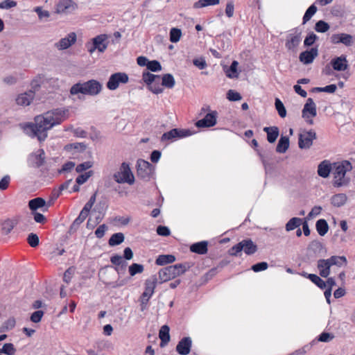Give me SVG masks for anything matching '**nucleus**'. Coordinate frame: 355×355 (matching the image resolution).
Here are the masks:
<instances>
[{"mask_svg": "<svg viewBox=\"0 0 355 355\" xmlns=\"http://www.w3.org/2000/svg\"><path fill=\"white\" fill-rule=\"evenodd\" d=\"M16 349L12 343H5L3 347L0 349V354L14 355Z\"/></svg>", "mask_w": 355, "mask_h": 355, "instance_id": "nucleus-53", "label": "nucleus"}, {"mask_svg": "<svg viewBox=\"0 0 355 355\" xmlns=\"http://www.w3.org/2000/svg\"><path fill=\"white\" fill-rule=\"evenodd\" d=\"M46 205V202L42 198L37 197L28 201V208L32 211H36L38 209L43 208Z\"/></svg>", "mask_w": 355, "mask_h": 355, "instance_id": "nucleus-32", "label": "nucleus"}, {"mask_svg": "<svg viewBox=\"0 0 355 355\" xmlns=\"http://www.w3.org/2000/svg\"><path fill=\"white\" fill-rule=\"evenodd\" d=\"M318 56V45L311 47L301 52L299 55V60L304 64L308 65L314 61Z\"/></svg>", "mask_w": 355, "mask_h": 355, "instance_id": "nucleus-12", "label": "nucleus"}, {"mask_svg": "<svg viewBox=\"0 0 355 355\" xmlns=\"http://www.w3.org/2000/svg\"><path fill=\"white\" fill-rule=\"evenodd\" d=\"M35 96V92L30 90L17 96L16 103L19 105L28 106L31 104Z\"/></svg>", "mask_w": 355, "mask_h": 355, "instance_id": "nucleus-25", "label": "nucleus"}, {"mask_svg": "<svg viewBox=\"0 0 355 355\" xmlns=\"http://www.w3.org/2000/svg\"><path fill=\"white\" fill-rule=\"evenodd\" d=\"M15 325V320L14 318H10L4 322V323L0 327V332L7 331L9 329H12Z\"/></svg>", "mask_w": 355, "mask_h": 355, "instance_id": "nucleus-61", "label": "nucleus"}, {"mask_svg": "<svg viewBox=\"0 0 355 355\" xmlns=\"http://www.w3.org/2000/svg\"><path fill=\"white\" fill-rule=\"evenodd\" d=\"M315 229L320 236H324L328 232L329 227L325 219L320 218L316 221Z\"/></svg>", "mask_w": 355, "mask_h": 355, "instance_id": "nucleus-35", "label": "nucleus"}, {"mask_svg": "<svg viewBox=\"0 0 355 355\" xmlns=\"http://www.w3.org/2000/svg\"><path fill=\"white\" fill-rule=\"evenodd\" d=\"M330 28L329 24L324 20L318 21L314 26V29L318 33H326Z\"/></svg>", "mask_w": 355, "mask_h": 355, "instance_id": "nucleus-48", "label": "nucleus"}, {"mask_svg": "<svg viewBox=\"0 0 355 355\" xmlns=\"http://www.w3.org/2000/svg\"><path fill=\"white\" fill-rule=\"evenodd\" d=\"M329 259L331 266H336L338 267H341L343 266H347V260L345 256L333 255L329 257Z\"/></svg>", "mask_w": 355, "mask_h": 355, "instance_id": "nucleus-43", "label": "nucleus"}, {"mask_svg": "<svg viewBox=\"0 0 355 355\" xmlns=\"http://www.w3.org/2000/svg\"><path fill=\"white\" fill-rule=\"evenodd\" d=\"M160 79L161 76L159 75H155L148 71H144L142 73V80L147 87L154 83L156 80H160Z\"/></svg>", "mask_w": 355, "mask_h": 355, "instance_id": "nucleus-36", "label": "nucleus"}, {"mask_svg": "<svg viewBox=\"0 0 355 355\" xmlns=\"http://www.w3.org/2000/svg\"><path fill=\"white\" fill-rule=\"evenodd\" d=\"M302 219L297 217L291 218L286 224L285 229L287 232H290L298 228L302 224Z\"/></svg>", "mask_w": 355, "mask_h": 355, "instance_id": "nucleus-42", "label": "nucleus"}, {"mask_svg": "<svg viewBox=\"0 0 355 355\" xmlns=\"http://www.w3.org/2000/svg\"><path fill=\"white\" fill-rule=\"evenodd\" d=\"M191 338L190 337H183L176 345L175 351L180 355H187L191 352Z\"/></svg>", "mask_w": 355, "mask_h": 355, "instance_id": "nucleus-19", "label": "nucleus"}, {"mask_svg": "<svg viewBox=\"0 0 355 355\" xmlns=\"http://www.w3.org/2000/svg\"><path fill=\"white\" fill-rule=\"evenodd\" d=\"M103 88L102 84L94 79L89 80L84 83L78 82L71 86L69 92L71 95L82 94L84 95L96 96L98 94Z\"/></svg>", "mask_w": 355, "mask_h": 355, "instance_id": "nucleus-2", "label": "nucleus"}, {"mask_svg": "<svg viewBox=\"0 0 355 355\" xmlns=\"http://www.w3.org/2000/svg\"><path fill=\"white\" fill-rule=\"evenodd\" d=\"M347 200V196L345 193H337L331 196V203L336 207L343 206Z\"/></svg>", "mask_w": 355, "mask_h": 355, "instance_id": "nucleus-33", "label": "nucleus"}, {"mask_svg": "<svg viewBox=\"0 0 355 355\" xmlns=\"http://www.w3.org/2000/svg\"><path fill=\"white\" fill-rule=\"evenodd\" d=\"M313 279L311 282H313L315 285H316L319 288L323 290L327 287V283L318 275H313V277H311Z\"/></svg>", "mask_w": 355, "mask_h": 355, "instance_id": "nucleus-60", "label": "nucleus"}, {"mask_svg": "<svg viewBox=\"0 0 355 355\" xmlns=\"http://www.w3.org/2000/svg\"><path fill=\"white\" fill-rule=\"evenodd\" d=\"M76 42V34L74 32L70 33L64 38H62L55 44L57 48L60 50L67 49Z\"/></svg>", "mask_w": 355, "mask_h": 355, "instance_id": "nucleus-22", "label": "nucleus"}, {"mask_svg": "<svg viewBox=\"0 0 355 355\" xmlns=\"http://www.w3.org/2000/svg\"><path fill=\"white\" fill-rule=\"evenodd\" d=\"M87 216L80 212L79 216L73 220L68 230L69 234H73L78 229L80 225L85 220Z\"/></svg>", "mask_w": 355, "mask_h": 355, "instance_id": "nucleus-38", "label": "nucleus"}, {"mask_svg": "<svg viewBox=\"0 0 355 355\" xmlns=\"http://www.w3.org/2000/svg\"><path fill=\"white\" fill-rule=\"evenodd\" d=\"M15 225H16V223H15L13 222V220H10V219L6 220L2 223V227H1L2 234H3L5 235H8V234H10L11 232V231L13 230V228L15 227Z\"/></svg>", "mask_w": 355, "mask_h": 355, "instance_id": "nucleus-49", "label": "nucleus"}, {"mask_svg": "<svg viewBox=\"0 0 355 355\" xmlns=\"http://www.w3.org/2000/svg\"><path fill=\"white\" fill-rule=\"evenodd\" d=\"M268 268V264L266 261H261L253 264L251 266V270L255 272H259L266 270Z\"/></svg>", "mask_w": 355, "mask_h": 355, "instance_id": "nucleus-62", "label": "nucleus"}, {"mask_svg": "<svg viewBox=\"0 0 355 355\" xmlns=\"http://www.w3.org/2000/svg\"><path fill=\"white\" fill-rule=\"evenodd\" d=\"M110 262L114 265L112 267L119 275L125 274L128 262L123 259L122 256L118 254H114L110 257Z\"/></svg>", "mask_w": 355, "mask_h": 355, "instance_id": "nucleus-15", "label": "nucleus"}, {"mask_svg": "<svg viewBox=\"0 0 355 355\" xmlns=\"http://www.w3.org/2000/svg\"><path fill=\"white\" fill-rule=\"evenodd\" d=\"M182 36V31L178 28H172L169 33V40L172 43H176L180 41Z\"/></svg>", "mask_w": 355, "mask_h": 355, "instance_id": "nucleus-46", "label": "nucleus"}, {"mask_svg": "<svg viewBox=\"0 0 355 355\" xmlns=\"http://www.w3.org/2000/svg\"><path fill=\"white\" fill-rule=\"evenodd\" d=\"M144 267L142 264L133 263L128 268V272L131 277L143 272Z\"/></svg>", "mask_w": 355, "mask_h": 355, "instance_id": "nucleus-47", "label": "nucleus"}, {"mask_svg": "<svg viewBox=\"0 0 355 355\" xmlns=\"http://www.w3.org/2000/svg\"><path fill=\"white\" fill-rule=\"evenodd\" d=\"M68 110L56 108L47 111L34 118V122L20 123L24 132L31 138H37L40 142L48 137L47 131L60 124L67 118Z\"/></svg>", "mask_w": 355, "mask_h": 355, "instance_id": "nucleus-1", "label": "nucleus"}, {"mask_svg": "<svg viewBox=\"0 0 355 355\" xmlns=\"http://www.w3.org/2000/svg\"><path fill=\"white\" fill-rule=\"evenodd\" d=\"M125 240L124 234L121 232L113 234L108 240L110 246H116L121 244Z\"/></svg>", "mask_w": 355, "mask_h": 355, "instance_id": "nucleus-39", "label": "nucleus"}, {"mask_svg": "<svg viewBox=\"0 0 355 355\" xmlns=\"http://www.w3.org/2000/svg\"><path fill=\"white\" fill-rule=\"evenodd\" d=\"M136 166L137 177L144 181H149L154 173L155 166L142 159L137 160Z\"/></svg>", "mask_w": 355, "mask_h": 355, "instance_id": "nucleus-6", "label": "nucleus"}, {"mask_svg": "<svg viewBox=\"0 0 355 355\" xmlns=\"http://www.w3.org/2000/svg\"><path fill=\"white\" fill-rule=\"evenodd\" d=\"M330 42L333 44H343L346 46H351L354 43L352 35L344 33L331 35Z\"/></svg>", "mask_w": 355, "mask_h": 355, "instance_id": "nucleus-16", "label": "nucleus"}, {"mask_svg": "<svg viewBox=\"0 0 355 355\" xmlns=\"http://www.w3.org/2000/svg\"><path fill=\"white\" fill-rule=\"evenodd\" d=\"M289 137L282 135L276 146V152L278 153H285L289 148Z\"/></svg>", "mask_w": 355, "mask_h": 355, "instance_id": "nucleus-31", "label": "nucleus"}, {"mask_svg": "<svg viewBox=\"0 0 355 355\" xmlns=\"http://www.w3.org/2000/svg\"><path fill=\"white\" fill-rule=\"evenodd\" d=\"M275 109L277 110L279 116L281 118H284L286 116V107H285L284 103L279 98H275Z\"/></svg>", "mask_w": 355, "mask_h": 355, "instance_id": "nucleus-51", "label": "nucleus"}, {"mask_svg": "<svg viewBox=\"0 0 355 355\" xmlns=\"http://www.w3.org/2000/svg\"><path fill=\"white\" fill-rule=\"evenodd\" d=\"M318 8L315 3H313L311 5L307 10H306L303 18H302V24H305L306 22H308L311 17L315 14L317 12Z\"/></svg>", "mask_w": 355, "mask_h": 355, "instance_id": "nucleus-44", "label": "nucleus"}, {"mask_svg": "<svg viewBox=\"0 0 355 355\" xmlns=\"http://www.w3.org/2000/svg\"><path fill=\"white\" fill-rule=\"evenodd\" d=\"M44 311L42 310H37L34 311L30 317V320L31 322L34 323H38L41 321L43 315H44Z\"/></svg>", "mask_w": 355, "mask_h": 355, "instance_id": "nucleus-63", "label": "nucleus"}, {"mask_svg": "<svg viewBox=\"0 0 355 355\" xmlns=\"http://www.w3.org/2000/svg\"><path fill=\"white\" fill-rule=\"evenodd\" d=\"M27 242L32 248H36L39 245V236L35 233H30L27 237Z\"/></svg>", "mask_w": 355, "mask_h": 355, "instance_id": "nucleus-58", "label": "nucleus"}, {"mask_svg": "<svg viewBox=\"0 0 355 355\" xmlns=\"http://www.w3.org/2000/svg\"><path fill=\"white\" fill-rule=\"evenodd\" d=\"M216 112L207 113L204 118L196 122V126L198 128L213 127L216 123Z\"/></svg>", "mask_w": 355, "mask_h": 355, "instance_id": "nucleus-18", "label": "nucleus"}, {"mask_svg": "<svg viewBox=\"0 0 355 355\" xmlns=\"http://www.w3.org/2000/svg\"><path fill=\"white\" fill-rule=\"evenodd\" d=\"M78 5L73 0H60L56 4V13L69 14L77 9Z\"/></svg>", "mask_w": 355, "mask_h": 355, "instance_id": "nucleus-13", "label": "nucleus"}, {"mask_svg": "<svg viewBox=\"0 0 355 355\" xmlns=\"http://www.w3.org/2000/svg\"><path fill=\"white\" fill-rule=\"evenodd\" d=\"M291 31L293 33L286 36L285 47L288 51L296 53L302 41V31L298 28H295Z\"/></svg>", "mask_w": 355, "mask_h": 355, "instance_id": "nucleus-8", "label": "nucleus"}, {"mask_svg": "<svg viewBox=\"0 0 355 355\" xmlns=\"http://www.w3.org/2000/svg\"><path fill=\"white\" fill-rule=\"evenodd\" d=\"M332 171V165L330 161L324 159L318 166V175L323 178H327Z\"/></svg>", "mask_w": 355, "mask_h": 355, "instance_id": "nucleus-23", "label": "nucleus"}, {"mask_svg": "<svg viewBox=\"0 0 355 355\" xmlns=\"http://www.w3.org/2000/svg\"><path fill=\"white\" fill-rule=\"evenodd\" d=\"M258 250L257 245L252 241L251 239H245L232 246L229 250L228 254L234 257H241L242 251L247 255L254 254Z\"/></svg>", "mask_w": 355, "mask_h": 355, "instance_id": "nucleus-4", "label": "nucleus"}, {"mask_svg": "<svg viewBox=\"0 0 355 355\" xmlns=\"http://www.w3.org/2000/svg\"><path fill=\"white\" fill-rule=\"evenodd\" d=\"M176 260L173 254H160L155 259V264L157 266H165L172 263Z\"/></svg>", "mask_w": 355, "mask_h": 355, "instance_id": "nucleus-34", "label": "nucleus"}, {"mask_svg": "<svg viewBox=\"0 0 355 355\" xmlns=\"http://www.w3.org/2000/svg\"><path fill=\"white\" fill-rule=\"evenodd\" d=\"M191 268L189 262L177 263L161 268L159 272L160 283L168 282L186 272Z\"/></svg>", "mask_w": 355, "mask_h": 355, "instance_id": "nucleus-3", "label": "nucleus"}, {"mask_svg": "<svg viewBox=\"0 0 355 355\" xmlns=\"http://www.w3.org/2000/svg\"><path fill=\"white\" fill-rule=\"evenodd\" d=\"M170 328L167 324L163 325L159 331V338L160 339V347H164L170 341Z\"/></svg>", "mask_w": 355, "mask_h": 355, "instance_id": "nucleus-29", "label": "nucleus"}, {"mask_svg": "<svg viewBox=\"0 0 355 355\" xmlns=\"http://www.w3.org/2000/svg\"><path fill=\"white\" fill-rule=\"evenodd\" d=\"M220 3V0H198L193 3V8L196 9L214 6Z\"/></svg>", "mask_w": 355, "mask_h": 355, "instance_id": "nucleus-45", "label": "nucleus"}, {"mask_svg": "<svg viewBox=\"0 0 355 355\" xmlns=\"http://www.w3.org/2000/svg\"><path fill=\"white\" fill-rule=\"evenodd\" d=\"M147 88L155 94H162L164 91V89L161 87L159 80H156L154 83H152L151 85L148 86Z\"/></svg>", "mask_w": 355, "mask_h": 355, "instance_id": "nucleus-59", "label": "nucleus"}, {"mask_svg": "<svg viewBox=\"0 0 355 355\" xmlns=\"http://www.w3.org/2000/svg\"><path fill=\"white\" fill-rule=\"evenodd\" d=\"M319 37L314 33L313 32H309L304 40V48H311L314 47V44L318 40Z\"/></svg>", "mask_w": 355, "mask_h": 355, "instance_id": "nucleus-37", "label": "nucleus"}, {"mask_svg": "<svg viewBox=\"0 0 355 355\" xmlns=\"http://www.w3.org/2000/svg\"><path fill=\"white\" fill-rule=\"evenodd\" d=\"M250 146L252 148L254 149V150L257 152L258 156L259 157L264 167H266L267 162L266 160V158L269 157L270 153H268L266 151H262L259 148V144L257 141L255 139H253L251 141Z\"/></svg>", "mask_w": 355, "mask_h": 355, "instance_id": "nucleus-30", "label": "nucleus"}, {"mask_svg": "<svg viewBox=\"0 0 355 355\" xmlns=\"http://www.w3.org/2000/svg\"><path fill=\"white\" fill-rule=\"evenodd\" d=\"M317 139L316 132L313 130L300 133L298 135V146L300 149H309L313 141Z\"/></svg>", "mask_w": 355, "mask_h": 355, "instance_id": "nucleus-11", "label": "nucleus"}, {"mask_svg": "<svg viewBox=\"0 0 355 355\" xmlns=\"http://www.w3.org/2000/svg\"><path fill=\"white\" fill-rule=\"evenodd\" d=\"M302 117L304 119L311 117H315L317 115L316 105L311 98H309L306 100V103L302 111Z\"/></svg>", "mask_w": 355, "mask_h": 355, "instance_id": "nucleus-20", "label": "nucleus"}, {"mask_svg": "<svg viewBox=\"0 0 355 355\" xmlns=\"http://www.w3.org/2000/svg\"><path fill=\"white\" fill-rule=\"evenodd\" d=\"M239 62L236 60H233L230 67L223 65V71L225 75L229 78H237L239 76L238 71Z\"/></svg>", "mask_w": 355, "mask_h": 355, "instance_id": "nucleus-27", "label": "nucleus"}, {"mask_svg": "<svg viewBox=\"0 0 355 355\" xmlns=\"http://www.w3.org/2000/svg\"><path fill=\"white\" fill-rule=\"evenodd\" d=\"M177 139H180L178 128H173L162 135L161 141H173Z\"/></svg>", "mask_w": 355, "mask_h": 355, "instance_id": "nucleus-41", "label": "nucleus"}, {"mask_svg": "<svg viewBox=\"0 0 355 355\" xmlns=\"http://www.w3.org/2000/svg\"><path fill=\"white\" fill-rule=\"evenodd\" d=\"M108 36L106 34L98 35L92 39V43L87 44V51L92 53L96 50H98L100 53H103L107 48L108 46Z\"/></svg>", "mask_w": 355, "mask_h": 355, "instance_id": "nucleus-7", "label": "nucleus"}, {"mask_svg": "<svg viewBox=\"0 0 355 355\" xmlns=\"http://www.w3.org/2000/svg\"><path fill=\"white\" fill-rule=\"evenodd\" d=\"M334 180L345 175L347 172L350 171L352 169V164L348 160H344L340 163L334 162Z\"/></svg>", "mask_w": 355, "mask_h": 355, "instance_id": "nucleus-14", "label": "nucleus"}, {"mask_svg": "<svg viewBox=\"0 0 355 355\" xmlns=\"http://www.w3.org/2000/svg\"><path fill=\"white\" fill-rule=\"evenodd\" d=\"M128 80L129 77L127 73L116 72L110 76L106 86L110 90H115L119 87L120 83L125 84Z\"/></svg>", "mask_w": 355, "mask_h": 355, "instance_id": "nucleus-10", "label": "nucleus"}, {"mask_svg": "<svg viewBox=\"0 0 355 355\" xmlns=\"http://www.w3.org/2000/svg\"><path fill=\"white\" fill-rule=\"evenodd\" d=\"M334 337V334L323 331L317 337V340L322 343H329L332 340Z\"/></svg>", "mask_w": 355, "mask_h": 355, "instance_id": "nucleus-56", "label": "nucleus"}, {"mask_svg": "<svg viewBox=\"0 0 355 355\" xmlns=\"http://www.w3.org/2000/svg\"><path fill=\"white\" fill-rule=\"evenodd\" d=\"M226 98L228 101L235 102L242 99L241 94L234 89H229L226 94Z\"/></svg>", "mask_w": 355, "mask_h": 355, "instance_id": "nucleus-52", "label": "nucleus"}, {"mask_svg": "<svg viewBox=\"0 0 355 355\" xmlns=\"http://www.w3.org/2000/svg\"><path fill=\"white\" fill-rule=\"evenodd\" d=\"M331 261L329 258L324 259H320L318 261L317 268L319 270V275L320 277L327 278L331 272Z\"/></svg>", "mask_w": 355, "mask_h": 355, "instance_id": "nucleus-21", "label": "nucleus"}, {"mask_svg": "<svg viewBox=\"0 0 355 355\" xmlns=\"http://www.w3.org/2000/svg\"><path fill=\"white\" fill-rule=\"evenodd\" d=\"M175 80L173 76L171 73L164 74L162 77L161 85L166 88L171 89L175 86Z\"/></svg>", "mask_w": 355, "mask_h": 355, "instance_id": "nucleus-40", "label": "nucleus"}, {"mask_svg": "<svg viewBox=\"0 0 355 355\" xmlns=\"http://www.w3.org/2000/svg\"><path fill=\"white\" fill-rule=\"evenodd\" d=\"M157 283V278L155 275H152L151 279H147L145 281V290L144 297L150 298L154 293L155 288Z\"/></svg>", "mask_w": 355, "mask_h": 355, "instance_id": "nucleus-24", "label": "nucleus"}, {"mask_svg": "<svg viewBox=\"0 0 355 355\" xmlns=\"http://www.w3.org/2000/svg\"><path fill=\"white\" fill-rule=\"evenodd\" d=\"M329 64L334 70L337 71H344L349 67L347 55L344 54L332 58Z\"/></svg>", "mask_w": 355, "mask_h": 355, "instance_id": "nucleus-17", "label": "nucleus"}, {"mask_svg": "<svg viewBox=\"0 0 355 355\" xmlns=\"http://www.w3.org/2000/svg\"><path fill=\"white\" fill-rule=\"evenodd\" d=\"M93 171H89L85 173L79 175L76 179V184L78 185L84 184L93 175Z\"/></svg>", "mask_w": 355, "mask_h": 355, "instance_id": "nucleus-57", "label": "nucleus"}, {"mask_svg": "<svg viewBox=\"0 0 355 355\" xmlns=\"http://www.w3.org/2000/svg\"><path fill=\"white\" fill-rule=\"evenodd\" d=\"M263 130L266 133L267 141L270 144H273L276 141L279 135V130L277 126L264 127Z\"/></svg>", "mask_w": 355, "mask_h": 355, "instance_id": "nucleus-28", "label": "nucleus"}, {"mask_svg": "<svg viewBox=\"0 0 355 355\" xmlns=\"http://www.w3.org/2000/svg\"><path fill=\"white\" fill-rule=\"evenodd\" d=\"M324 246L322 243L318 241L313 240L309 245V250H312L315 254L320 253V251L323 249Z\"/></svg>", "mask_w": 355, "mask_h": 355, "instance_id": "nucleus-55", "label": "nucleus"}, {"mask_svg": "<svg viewBox=\"0 0 355 355\" xmlns=\"http://www.w3.org/2000/svg\"><path fill=\"white\" fill-rule=\"evenodd\" d=\"M189 250L191 252L198 254H205L208 250V242L202 241L194 243L190 245Z\"/></svg>", "mask_w": 355, "mask_h": 355, "instance_id": "nucleus-26", "label": "nucleus"}, {"mask_svg": "<svg viewBox=\"0 0 355 355\" xmlns=\"http://www.w3.org/2000/svg\"><path fill=\"white\" fill-rule=\"evenodd\" d=\"M46 162V155L44 149L40 148L35 152L28 155L27 164L29 167L40 168L44 165Z\"/></svg>", "mask_w": 355, "mask_h": 355, "instance_id": "nucleus-9", "label": "nucleus"}, {"mask_svg": "<svg viewBox=\"0 0 355 355\" xmlns=\"http://www.w3.org/2000/svg\"><path fill=\"white\" fill-rule=\"evenodd\" d=\"M162 67L160 62L157 60H149L147 66L148 71L158 72L162 70Z\"/></svg>", "mask_w": 355, "mask_h": 355, "instance_id": "nucleus-54", "label": "nucleus"}, {"mask_svg": "<svg viewBox=\"0 0 355 355\" xmlns=\"http://www.w3.org/2000/svg\"><path fill=\"white\" fill-rule=\"evenodd\" d=\"M114 180L119 184L128 183L132 185L135 182V176L131 171L129 164L123 162L120 167V171L116 172L113 175Z\"/></svg>", "mask_w": 355, "mask_h": 355, "instance_id": "nucleus-5", "label": "nucleus"}, {"mask_svg": "<svg viewBox=\"0 0 355 355\" xmlns=\"http://www.w3.org/2000/svg\"><path fill=\"white\" fill-rule=\"evenodd\" d=\"M93 166V163L92 162H85L81 164H79L76 168V171L77 173H82L83 171H85L90 168H92Z\"/></svg>", "mask_w": 355, "mask_h": 355, "instance_id": "nucleus-64", "label": "nucleus"}, {"mask_svg": "<svg viewBox=\"0 0 355 355\" xmlns=\"http://www.w3.org/2000/svg\"><path fill=\"white\" fill-rule=\"evenodd\" d=\"M350 178L347 177L346 175L344 176L339 177L338 178L334 180L332 184L334 187H341L347 186L350 182Z\"/></svg>", "mask_w": 355, "mask_h": 355, "instance_id": "nucleus-50", "label": "nucleus"}]
</instances>
